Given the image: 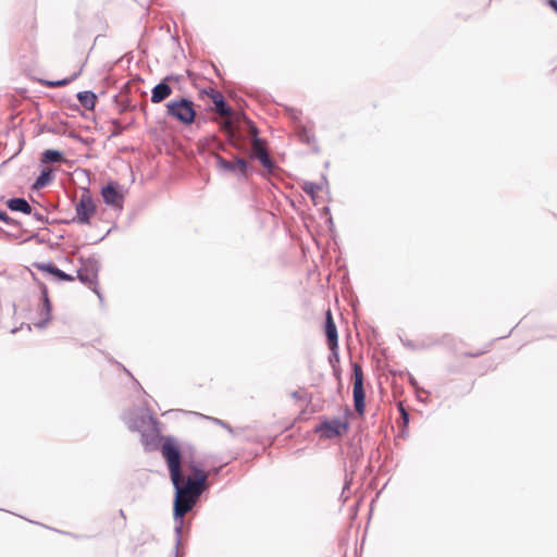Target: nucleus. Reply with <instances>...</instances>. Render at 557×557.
Here are the masks:
<instances>
[{"label":"nucleus","mask_w":557,"mask_h":557,"mask_svg":"<svg viewBox=\"0 0 557 557\" xmlns=\"http://www.w3.org/2000/svg\"><path fill=\"white\" fill-rule=\"evenodd\" d=\"M161 454L166 461L173 485H177L178 479L183 475L178 443L172 437L165 438L161 445Z\"/></svg>","instance_id":"obj_1"},{"label":"nucleus","mask_w":557,"mask_h":557,"mask_svg":"<svg viewBox=\"0 0 557 557\" xmlns=\"http://www.w3.org/2000/svg\"><path fill=\"white\" fill-rule=\"evenodd\" d=\"M166 114L184 125H190L196 117L195 104L191 100L180 98L171 100L165 106Z\"/></svg>","instance_id":"obj_2"},{"label":"nucleus","mask_w":557,"mask_h":557,"mask_svg":"<svg viewBox=\"0 0 557 557\" xmlns=\"http://www.w3.org/2000/svg\"><path fill=\"white\" fill-rule=\"evenodd\" d=\"M352 397L355 410L360 417H363L366 410V393H364V374L362 367L354 362L352 363Z\"/></svg>","instance_id":"obj_3"},{"label":"nucleus","mask_w":557,"mask_h":557,"mask_svg":"<svg viewBox=\"0 0 557 557\" xmlns=\"http://www.w3.org/2000/svg\"><path fill=\"white\" fill-rule=\"evenodd\" d=\"M189 469L191 474L186 481L184 480L180 484V488L187 491L188 493H191L196 496H200L201 493L206 490L208 472L196 465H190Z\"/></svg>","instance_id":"obj_4"},{"label":"nucleus","mask_w":557,"mask_h":557,"mask_svg":"<svg viewBox=\"0 0 557 557\" xmlns=\"http://www.w3.org/2000/svg\"><path fill=\"white\" fill-rule=\"evenodd\" d=\"M184 481V475L178 479L177 485H174L176 490L174 499V515L182 519L196 504L199 496H196L187 491L180 488V484Z\"/></svg>","instance_id":"obj_5"},{"label":"nucleus","mask_w":557,"mask_h":557,"mask_svg":"<svg viewBox=\"0 0 557 557\" xmlns=\"http://www.w3.org/2000/svg\"><path fill=\"white\" fill-rule=\"evenodd\" d=\"M98 262L94 259H85L82 260V264L79 269L77 270V278L91 288L96 294L97 292V284H98Z\"/></svg>","instance_id":"obj_6"},{"label":"nucleus","mask_w":557,"mask_h":557,"mask_svg":"<svg viewBox=\"0 0 557 557\" xmlns=\"http://www.w3.org/2000/svg\"><path fill=\"white\" fill-rule=\"evenodd\" d=\"M75 211L76 221L79 224L90 223L91 218L96 213V205L87 191L81 195L78 201L76 202Z\"/></svg>","instance_id":"obj_7"},{"label":"nucleus","mask_w":557,"mask_h":557,"mask_svg":"<svg viewBox=\"0 0 557 557\" xmlns=\"http://www.w3.org/2000/svg\"><path fill=\"white\" fill-rule=\"evenodd\" d=\"M348 431V422L339 419L323 421L315 428V432L324 438H334L344 435Z\"/></svg>","instance_id":"obj_8"},{"label":"nucleus","mask_w":557,"mask_h":557,"mask_svg":"<svg viewBox=\"0 0 557 557\" xmlns=\"http://www.w3.org/2000/svg\"><path fill=\"white\" fill-rule=\"evenodd\" d=\"M324 333L332 356L338 359V334L331 309H327L325 312Z\"/></svg>","instance_id":"obj_9"},{"label":"nucleus","mask_w":557,"mask_h":557,"mask_svg":"<svg viewBox=\"0 0 557 557\" xmlns=\"http://www.w3.org/2000/svg\"><path fill=\"white\" fill-rule=\"evenodd\" d=\"M218 168L224 171L235 172L238 171L242 174L246 173L247 163L244 159H236L235 161H227L219 154L214 156Z\"/></svg>","instance_id":"obj_10"},{"label":"nucleus","mask_w":557,"mask_h":557,"mask_svg":"<svg viewBox=\"0 0 557 557\" xmlns=\"http://www.w3.org/2000/svg\"><path fill=\"white\" fill-rule=\"evenodd\" d=\"M102 198L106 203L121 209L123 207V195L113 185L106 186L102 191Z\"/></svg>","instance_id":"obj_11"},{"label":"nucleus","mask_w":557,"mask_h":557,"mask_svg":"<svg viewBox=\"0 0 557 557\" xmlns=\"http://www.w3.org/2000/svg\"><path fill=\"white\" fill-rule=\"evenodd\" d=\"M170 77H165L160 84L156 85L151 91V102L160 103L172 95V88L166 83Z\"/></svg>","instance_id":"obj_12"},{"label":"nucleus","mask_w":557,"mask_h":557,"mask_svg":"<svg viewBox=\"0 0 557 557\" xmlns=\"http://www.w3.org/2000/svg\"><path fill=\"white\" fill-rule=\"evenodd\" d=\"M252 153L253 156L260 161L263 168L271 169L272 168V161L268 154V151L263 145V143L255 138L252 141Z\"/></svg>","instance_id":"obj_13"},{"label":"nucleus","mask_w":557,"mask_h":557,"mask_svg":"<svg viewBox=\"0 0 557 557\" xmlns=\"http://www.w3.org/2000/svg\"><path fill=\"white\" fill-rule=\"evenodd\" d=\"M207 95L211 98L216 113L224 117L231 115V109L226 104L224 97L222 96L221 92L215 91L214 89H210V91L207 92Z\"/></svg>","instance_id":"obj_14"},{"label":"nucleus","mask_w":557,"mask_h":557,"mask_svg":"<svg viewBox=\"0 0 557 557\" xmlns=\"http://www.w3.org/2000/svg\"><path fill=\"white\" fill-rule=\"evenodd\" d=\"M8 207L12 211H20L25 214H30L32 207L23 198H12L8 201Z\"/></svg>","instance_id":"obj_15"},{"label":"nucleus","mask_w":557,"mask_h":557,"mask_svg":"<svg viewBox=\"0 0 557 557\" xmlns=\"http://www.w3.org/2000/svg\"><path fill=\"white\" fill-rule=\"evenodd\" d=\"M39 269L57 276L58 278H60L62 281L73 282L75 280V277L73 275H70V274L61 271L60 269H58L57 267H54L52 264L40 265Z\"/></svg>","instance_id":"obj_16"},{"label":"nucleus","mask_w":557,"mask_h":557,"mask_svg":"<svg viewBox=\"0 0 557 557\" xmlns=\"http://www.w3.org/2000/svg\"><path fill=\"white\" fill-rule=\"evenodd\" d=\"M64 161L63 154L58 150L47 149L41 154L42 163H54Z\"/></svg>","instance_id":"obj_17"},{"label":"nucleus","mask_w":557,"mask_h":557,"mask_svg":"<svg viewBox=\"0 0 557 557\" xmlns=\"http://www.w3.org/2000/svg\"><path fill=\"white\" fill-rule=\"evenodd\" d=\"M51 180H52V170L46 169L37 177L35 184H34V188L40 189V188L45 187L46 185H48L51 182Z\"/></svg>","instance_id":"obj_18"},{"label":"nucleus","mask_w":557,"mask_h":557,"mask_svg":"<svg viewBox=\"0 0 557 557\" xmlns=\"http://www.w3.org/2000/svg\"><path fill=\"white\" fill-rule=\"evenodd\" d=\"M78 99L86 109H92L96 104V96L89 91L79 94Z\"/></svg>","instance_id":"obj_19"},{"label":"nucleus","mask_w":557,"mask_h":557,"mask_svg":"<svg viewBox=\"0 0 557 557\" xmlns=\"http://www.w3.org/2000/svg\"><path fill=\"white\" fill-rule=\"evenodd\" d=\"M299 139L308 145L314 141V136L310 128L299 127L297 131Z\"/></svg>","instance_id":"obj_20"},{"label":"nucleus","mask_w":557,"mask_h":557,"mask_svg":"<svg viewBox=\"0 0 557 557\" xmlns=\"http://www.w3.org/2000/svg\"><path fill=\"white\" fill-rule=\"evenodd\" d=\"M42 306H44V310H45V314H46L45 322H47L50 319V310H51V305H50V300L48 298L47 292H45L44 296H42Z\"/></svg>","instance_id":"obj_21"},{"label":"nucleus","mask_w":557,"mask_h":557,"mask_svg":"<svg viewBox=\"0 0 557 557\" xmlns=\"http://www.w3.org/2000/svg\"><path fill=\"white\" fill-rule=\"evenodd\" d=\"M319 189V186H317L315 184L313 183H306L304 185V190L306 194L310 195V196H314L315 191Z\"/></svg>","instance_id":"obj_22"},{"label":"nucleus","mask_w":557,"mask_h":557,"mask_svg":"<svg viewBox=\"0 0 557 557\" xmlns=\"http://www.w3.org/2000/svg\"><path fill=\"white\" fill-rule=\"evenodd\" d=\"M222 129H224L228 135H233V123L231 120H225L222 125Z\"/></svg>","instance_id":"obj_23"},{"label":"nucleus","mask_w":557,"mask_h":557,"mask_svg":"<svg viewBox=\"0 0 557 557\" xmlns=\"http://www.w3.org/2000/svg\"><path fill=\"white\" fill-rule=\"evenodd\" d=\"M66 84H67V81H59V82H50V83H48V86L59 87V86H64Z\"/></svg>","instance_id":"obj_24"},{"label":"nucleus","mask_w":557,"mask_h":557,"mask_svg":"<svg viewBox=\"0 0 557 557\" xmlns=\"http://www.w3.org/2000/svg\"><path fill=\"white\" fill-rule=\"evenodd\" d=\"M0 220L5 223H9L11 219L8 216V214L4 211L0 210Z\"/></svg>","instance_id":"obj_25"},{"label":"nucleus","mask_w":557,"mask_h":557,"mask_svg":"<svg viewBox=\"0 0 557 557\" xmlns=\"http://www.w3.org/2000/svg\"><path fill=\"white\" fill-rule=\"evenodd\" d=\"M548 3H549V5H550V8H552L555 12H557V0H549V1H548Z\"/></svg>","instance_id":"obj_26"},{"label":"nucleus","mask_w":557,"mask_h":557,"mask_svg":"<svg viewBox=\"0 0 557 557\" xmlns=\"http://www.w3.org/2000/svg\"><path fill=\"white\" fill-rule=\"evenodd\" d=\"M401 411H403V414L406 417V416H407V413H406V411L404 410V408H401Z\"/></svg>","instance_id":"obj_27"}]
</instances>
